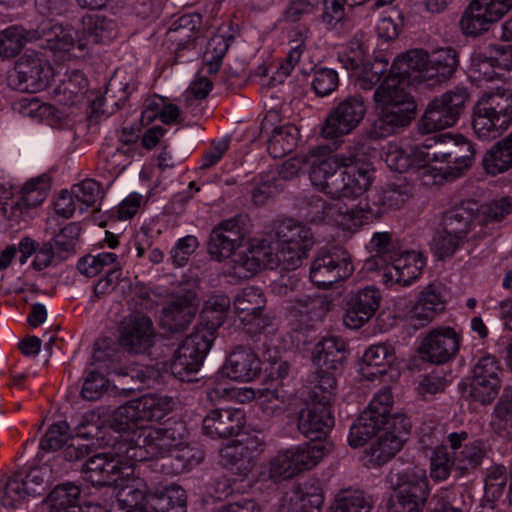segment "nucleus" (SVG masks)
<instances>
[{"instance_id":"1","label":"nucleus","mask_w":512,"mask_h":512,"mask_svg":"<svg viewBox=\"0 0 512 512\" xmlns=\"http://www.w3.org/2000/svg\"><path fill=\"white\" fill-rule=\"evenodd\" d=\"M374 177L372 165L354 156L339 153L315 158L309 170L311 185L330 196L334 202L325 204L317 200L307 212V220L313 223L326 220L343 230H357L372 219L373 210L367 202L349 208L340 200H355L364 195Z\"/></svg>"},{"instance_id":"2","label":"nucleus","mask_w":512,"mask_h":512,"mask_svg":"<svg viewBox=\"0 0 512 512\" xmlns=\"http://www.w3.org/2000/svg\"><path fill=\"white\" fill-rule=\"evenodd\" d=\"M176 401L167 395L146 394L116 408L110 416L109 427L122 432L117 451L135 462L149 461L184 449L182 422L164 428L148 426L171 413Z\"/></svg>"},{"instance_id":"3","label":"nucleus","mask_w":512,"mask_h":512,"mask_svg":"<svg viewBox=\"0 0 512 512\" xmlns=\"http://www.w3.org/2000/svg\"><path fill=\"white\" fill-rule=\"evenodd\" d=\"M428 62V53L422 49L410 50L394 60L374 93L378 113L368 130L369 138H386L410 124L416 105L408 92L409 78L428 80Z\"/></svg>"},{"instance_id":"4","label":"nucleus","mask_w":512,"mask_h":512,"mask_svg":"<svg viewBox=\"0 0 512 512\" xmlns=\"http://www.w3.org/2000/svg\"><path fill=\"white\" fill-rule=\"evenodd\" d=\"M307 252L292 249L268 239H252L233 259L229 274L239 280L249 279L262 268L292 271L302 265Z\"/></svg>"},{"instance_id":"5","label":"nucleus","mask_w":512,"mask_h":512,"mask_svg":"<svg viewBox=\"0 0 512 512\" xmlns=\"http://www.w3.org/2000/svg\"><path fill=\"white\" fill-rule=\"evenodd\" d=\"M512 126V89L496 87L478 97L472 112V130L478 139L498 138Z\"/></svg>"},{"instance_id":"6","label":"nucleus","mask_w":512,"mask_h":512,"mask_svg":"<svg viewBox=\"0 0 512 512\" xmlns=\"http://www.w3.org/2000/svg\"><path fill=\"white\" fill-rule=\"evenodd\" d=\"M416 157L419 163H429L430 169H436V163H452L451 173L458 177L472 166L475 149L461 135L442 134L427 138L416 150Z\"/></svg>"},{"instance_id":"7","label":"nucleus","mask_w":512,"mask_h":512,"mask_svg":"<svg viewBox=\"0 0 512 512\" xmlns=\"http://www.w3.org/2000/svg\"><path fill=\"white\" fill-rule=\"evenodd\" d=\"M323 443H304L281 449L260 467L258 480L280 481L315 467L327 454Z\"/></svg>"},{"instance_id":"8","label":"nucleus","mask_w":512,"mask_h":512,"mask_svg":"<svg viewBox=\"0 0 512 512\" xmlns=\"http://www.w3.org/2000/svg\"><path fill=\"white\" fill-rule=\"evenodd\" d=\"M477 205L464 201L454 207L446 216L445 228L433 239L432 250L439 258L453 255L472 230L476 218Z\"/></svg>"},{"instance_id":"9","label":"nucleus","mask_w":512,"mask_h":512,"mask_svg":"<svg viewBox=\"0 0 512 512\" xmlns=\"http://www.w3.org/2000/svg\"><path fill=\"white\" fill-rule=\"evenodd\" d=\"M394 493L391 495L388 512H423L429 495L426 471L412 468L396 475Z\"/></svg>"},{"instance_id":"10","label":"nucleus","mask_w":512,"mask_h":512,"mask_svg":"<svg viewBox=\"0 0 512 512\" xmlns=\"http://www.w3.org/2000/svg\"><path fill=\"white\" fill-rule=\"evenodd\" d=\"M468 98L466 89L456 88L433 99L418 122L419 132L429 134L453 126Z\"/></svg>"},{"instance_id":"11","label":"nucleus","mask_w":512,"mask_h":512,"mask_svg":"<svg viewBox=\"0 0 512 512\" xmlns=\"http://www.w3.org/2000/svg\"><path fill=\"white\" fill-rule=\"evenodd\" d=\"M214 339L210 331H195L187 336L174 354L172 374L181 381H189L200 370Z\"/></svg>"},{"instance_id":"12","label":"nucleus","mask_w":512,"mask_h":512,"mask_svg":"<svg viewBox=\"0 0 512 512\" xmlns=\"http://www.w3.org/2000/svg\"><path fill=\"white\" fill-rule=\"evenodd\" d=\"M117 435L113 437L112 444L113 455L108 453H99L90 457L84 466V478L95 486L113 485L123 477L122 471L124 466L134 465L128 457L121 455L117 451V445L122 440V432H115Z\"/></svg>"},{"instance_id":"13","label":"nucleus","mask_w":512,"mask_h":512,"mask_svg":"<svg viewBox=\"0 0 512 512\" xmlns=\"http://www.w3.org/2000/svg\"><path fill=\"white\" fill-rule=\"evenodd\" d=\"M512 9V0H473L464 10L459 25L465 36L476 37Z\"/></svg>"},{"instance_id":"14","label":"nucleus","mask_w":512,"mask_h":512,"mask_svg":"<svg viewBox=\"0 0 512 512\" xmlns=\"http://www.w3.org/2000/svg\"><path fill=\"white\" fill-rule=\"evenodd\" d=\"M354 271L349 253L342 249L319 252L313 259L309 278L318 288H329L347 279Z\"/></svg>"},{"instance_id":"15","label":"nucleus","mask_w":512,"mask_h":512,"mask_svg":"<svg viewBox=\"0 0 512 512\" xmlns=\"http://www.w3.org/2000/svg\"><path fill=\"white\" fill-rule=\"evenodd\" d=\"M426 266V257L418 250H397L382 266V281L387 286L407 287L417 281Z\"/></svg>"},{"instance_id":"16","label":"nucleus","mask_w":512,"mask_h":512,"mask_svg":"<svg viewBox=\"0 0 512 512\" xmlns=\"http://www.w3.org/2000/svg\"><path fill=\"white\" fill-rule=\"evenodd\" d=\"M118 343L131 354H144L155 343V328L152 320L141 312L126 316L118 327Z\"/></svg>"},{"instance_id":"17","label":"nucleus","mask_w":512,"mask_h":512,"mask_svg":"<svg viewBox=\"0 0 512 512\" xmlns=\"http://www.w3.org/2000/svg\"><path fill=\"white\" fill-rule=\"evenodd\" d=\"M366 114L364 99L359 95L349 96L339 102L326 118L321 134L326 139H335L352 132Z\"/></svg>"},{"instance_id":"18","label":"nucleus","mask_w":512,"mask_h":512,"mask_svg":"<svg viewBox=\"0 0 512 512\" xmlns=\"http://www.w3.org/2000/svg\"><path fill=\"white\" fill-rule=\"evenodd\" d=\"M462 342L460 331L450 326H439L424 337L419 352L421 358L433 364H445L455 358Z\"/></svg>"},{"instance_id":"19","label":"nucleus","mask_w":512,"mask_h":512,"mask_svg":"<svg viewBox=\"0 0 512 512\" xmlns=\"http://www.w3.org/2000/svg\"><path fill=\"white\" fill-rule=\"evenodd\" d=\"M354 45L356 49L352 47L348 53L341 55L340 61L343 67L350 71L351 77L356 79L362 89L370 90L380 82L387 72L389 63L382 59L368 62L365 48L359 43H352V46Z\"/></svg>"},{"instance_id":"20","label":"nucleus","mask_w":512,"mask_h":512,"mask_svg":"<svg viewBox=\"0 0 512 512\" xmlns=\"http://www.w3.org/2000/svg\"><path fill=\"white\" fill-rule=\"evenodd\" d=\"M383 433L372 443L365 456V464L369 467L387 463L398 453L409 433L406 418H396L393 425L383 427Z\"/></svg>"},{"instance_id":"21","label":"nucleus","mask_w":512,"mask_h":512,"mask_svg":"<svg viewBox=\"0 0 512 512\" xmlns=\"http://www.w3.org/2000/svg\"><path fill=\"white\" fill-rule=\"evenodd\" d=\"M123 477L114 486L119 507L126 512H149L150 496L144 479L135 474L134 465L124 466Z\"/></svg>"},{"instance_id":"22","label":"nucleus","mask_w":512,"mask_h":512,"mask_svg":"<svg viewBox=\"0 0 512 512\" xmlns=\"http://www.w3.org/2000/svg\"><path fill=\"white\" fill-rule=\"evenodd\" d=\"M263 451V442L257 436H244L237 441H231L220 449V457L226 466L240 477L241 481L248 479L253 459Z\"/></svg>"},{"instance_id":"23","label":"nucleus","mask_w":512,"mask_h":512,"mask_svg":"<svg viewBox=\"0 0 512 512\" xmlns=\"http://www.w3.org/2000/svg\"><path fill=\"white\" fill-rule=\"evenodd\" d=\"M263 451V442L257 436H244L237 441H231L220 449V457L226 466L240 477L241 481L248 479L253 459Z\"/></svg>"},{"instance_id":"24","label":"nucleus","mask_w":512,"mask_h":512,"mask_svg":"<svg viewBox=\"0 0 512 512\" xmlns=\"http://www.w3.org/2000/svg\"><path fill=\"white\" fill-rule=\"evenodd\" d=\"M501 367L492 355L481 357L474 366L470 394L478 402L489 404L501 387Z\"/></svg>"},{"instance_id":"25","label":"nucleus","mask_w":512,"mask_h":512,"mask_svg":"<svg viewBox=\"0 0 512 512\" xmlns=\"http://www.w3.org/2000/svg\"><path fill=\"white\" fill-rule=\"evenodd\" d=\"M266 299L260 288L249 286L239 292L233 302L236 317L250 332H263L270 319L263 311Z\"/></svg>"},{"instance_id":"26","label":"nucleus","mask_w":512,"mask_h":512,"mask_svg":"<svg viewBox=\"0 0 512 512\" xmlns=\"http://www.w3.org/2000/svg\"><path fill=\"white\" fill-rule=\"evenodd\" d=\"M446 441L455 459V468L461 475L476 470L486 455L485 443L481 439L469 441L466 431L452 432Z\"/></svg>"},{"instance_id":"27","label":"nucleus","mask_w":512,"mask_h":512,"mask_svg":"<svg viewBox=\"0 0 512 512\" xmlns=\"http://www.w3.org/2000/svg\"><path fill=\"white\" fill-rule=\"evenodd\" d=\"M421 147L417 145L410 148L409 151L404 150L400 145L394 142H388L383 148L381 157L392 171L404 173L410 169L418 170L425 184H429L426 177H431L433 182H437L442 178V174L438 169H430L429 163H419L416 157V150Z\"/></svg>"},{"instance_id":"28","label":"nucleus","mask_w":512,"mask_h":512,"mask_svg":"<svg viewBox=\"0 0 512 512\" xmlns=\"http://www.w3.org/2000/svg\"><path fill=\"white\" fill-rule=\"evenodd\" d=\"M244 233L235 218L222 221L210 235L208 251L217 261L231 257L236 250L243 247Z\"/></svg>"},{"instance_id":"29","label":"nucleus","mask_w":512,"mask_h":512,"mask_svg":"<svg viewBox=\"0 0 512 512\" xmlns=\"http://www.w3.org/2000/svg\"><path fill=\"white\" fill-rule=\"evenodd\" d=\"M381 294L374 287L353 293L347 301L344 323L350 329H359L375 314L380 306Z\"/></svg>"},{"instance_id":"30","label":"nucleus","mask_w":512,"mask_h":512,"mask_svg":"<svg viewBox=\"0 0 512 512\" xmlns=\"http://www.w3.org/2000/svg\"><path fill=\"white\" fill-rule=\"evenodd\" d=\"M245 425V413L239 408L214 409L203 419V433L213 439L238 435Z\"/></svg>"},{"instance_id":"31","label":"nucleus","mask_w":512,"mask_h":512,"mask_svg":"<svg viewBox=\"0 0 512 512\" xmlns=\"http://www.w3.org/2000/svg\"><path fill=\"white\" fill-rule=\"evenodd\" d=\"M20 90L38 91L48 87L52 78L51 67L36 55H24L17 64Z\"/></svg>"},{"instance_id":"32","label":"nucleus","mask_w":512,"mask_h":512,"mask_svg":"<svg viewBox=\"0 0 512 512\" xmlns=\"http://www.w3.org/2000/svg\"><path fill=\"white\" fill-rule=\"evenodd\" d=\"M261 371V362L258 356L243 347L233 350L222 366V374L237 382H249L256 378Z\"/></svg>"},{"instance_id":"33","label":"nucleus","mask_w":512,"mask_h":512,"mask_svg":"<svg viewBox=\"0 0 512 512\" xmlns=\"http://www.w3.org/2000/svg\"><path fill=\"white\" fill-rule=\"evenodd\" d=\"M345 342L336 336H328L317 342L312 351L313 365L322 372H337L346 359Z\"/></svg>"},{"instance_id":"34","label":"nucleus","mask_w":512,"mask_h":512,"mask_svg":"<svg viewBox=\"0 0 512 512\" xmlns=\"http://www.w3.org/2000/svg\"><path fill=\"white\" fill-rule=\"evenodd\" d=\"M201 24L198 14H186L179 17L168 31V41L174 45L176 62H182L185 52L195 54L196 30Z\"/></svg>"},{"instance_id":"35","label":"nucleus","mask_w":512,"mask_h":512,"mask_svg":"<svg viewBox=\"0 0 512 512\" xmlns=\"http://www.w3.org/2000/svg\"><path fill=\"white\" fill-rule=\"evenodd\" d=\"M197 312L195 294L192 292L177 296L162 312L160 323L163 328L176 332L186 328Z\"/></svg>"},{"instance_id":"36","label":"nucleus","mask_w":512,"mask_h":512,"mask_svg":"<svg viewBox=\"0 0 512 512\" xmlns=\"http://www.w3.org/2000/svg\"><path fill=\"white\" fill-rule=\"evenodd\" d=\"M334 424L330 405L315 400L306 404L298 417V429L306 437H316L317 434L328 432Z\"/></svg>"},{"instance_id":"37","label":"nucleus","mask_w":512,"mask_h":512,"mask_svg":"<svg viewBox=\"0 0 512 512\" xmlns=\"http://www.w3.org/2000/svg\"><path fill=\"white\" fill-rule=\"evenodd\" d=\"M116 35V24L112 19L99 14L85 15L82 18L81 37L77 41V47L83 51L90 43H104Z\"/></svg>"},{"instance_id":"38","label":"nucleus","mask_w":512,"mask_h":512,"mask_svg":"<svg viewBox=\"0 0 512 512\" xmlns=\"http://www.w3.org/2000/svg\"><path fill=\"white\" fill-rule=\"evenodd\" d=\"M444 310V303L439 294L430 286L423 290L408 314L410 323L421 328L430 323Z\"/></svg>"},{"instance_id":"39","label":"nucleus","mask_w":512,"mask_h":512,"mask_svg":"<svg viewBox=\"0 0 512 512\" xmlns=\"http://www.w3.org/2000/svg\"><path fill=\"white\" fill-rule=\"evenodd\" d=\"M395 360L394 347L387 343L370 345L362 357V374L373 378L384 374Z\"/></svg>"},{"instance_id":"40","label":"nucleus","mask_w":512,"mask_h":512,"mask_svg":"<svg viewBox=\"0 0 512 512\" xmlns=\"http://www.w3.org/2000/svg\"><path fill=\"white\" fill-rule=\"evenodd\" d=\"M149 512H186L185 490L176 484L158 488L150 496Z\"/></svg>"},{"instance_id":"41","label":"nucleus","mask_w":512,"mask_h":512,"mask_svg":"<svg viewBox=\"0 0 512 512\" xmlns=\"http://www.w3.org/2000/svg\"><path fill=\"white\" fill-rule=\"evenodd\" d=\"M486 173L495 176L512 168V132L495 143L483 157Z\"/></svg>"},{"instance_id":"42","label":"nucleus","mask_w":512,"mask_h":512,"mask_svg":"<svg viewBox=\"0 0 512 512\" xmlns=\"http://www.w3.org/2000/svg\"><path fill=\"white\" fill-rule=\"evenodd\" d=\"M286 247L308 252L313 246V233L310 228L292 220L283 222L277 231V240Z\"/></svg>"},{"instance_id":"43","label":"nucleus","mask_w":512,"mask_h":512,"mask_svg":"<svg viewBox=\"0 0 512 512\" xmlns=\"http://www.w3.org/2000/svg\"><path fill=\"white\" fill-rule=\"evenodd\" d=\"M87 86L88 81L84 73L77 69L71 70L55 88L57 101L63 105L78 103L85 94Z\"/></svg>"},{"instance_id":"44","label":"nucleus","mask_w":512,"mask_h":512,"mask_svg":"<svg viewBox=\"0 0 512 512\" xmlns=\"http://www.w3.org/2000/svg\"><path fill=\"white\" fill-rule=\"evenodd\" d=\"M429 62L426 77L446 79L451 77L458 66V54L451 47L440 48L428 54Z\"/></svg>"},{"instance_id":"45","label":"nucleus","mask_w":512,"mask_h":512,"mask_svg":"<svg viewBox=\"0 0 512 512\" xmlns=\"http://www.w3.org/2000/svg\"><path fill=\"white\" fill-rule=\"evenodd\" d=\"M230 306V299L224 294L209 297L201 311V319L206 327L196 331H210L214 336V331L225 322Z\"/></svg>"},{"instance_id":"46","label":"nucleus","mask_w":512,"mask_h":512,"mask_svg":"<svg viewBox=\"0 0 512 512\" xmlns=\"http://www.w3.org/2000/svg\"><path fill=\"white\" fill-rule=\"evenodd\" d=\"M81 490L73 483L56 486L47 497L49 512L81 511L79 507Z\"/></svg>"},{"instance_id":"47","label":"nucleus","mask_w":512,"mask_h":512,"mask_svg":"<svg viewBox=\"0 0 512 512\" xmlns=\"http://www.w3.org/2000/svg\"><path fill=\"white\" fill-rule=\"evenodd\" d=\"M299 130L292 124L275 127L268 140V152L273 158H282L297 146Z\"/></svg>"},{"instance_id":"48","label":"nucleus","mask_w":512,"mask_h":512,"mask_svg":"<svg viewBox=\"0 0 512 512\" xmlns=\"http://www.w3.org/2000/svg\"><path fill=\"white\" fill-rule=\"evenodd\" d=\"M74 35L75 32L72 28L44 22L41 25V34L36 37L43 38L51 51L68 52L75 45Z\"/></svg>"},{"instance_id":"49","label":"nucleus","mask_w":512,"mask_h":512,"mask_svg":"<svg viewBox=\"0 0 512 512\" xmlns=\"http://www.w3.org/2000/svg\"><path fill=\"white\" fill-rule=\"evenodd\" d=\"M393 405V396L388 388L379 390L369 403V406L361 413L368 414L371 421L382 427L393 425L396 418H404L403 416H391Z\"/></svg>"},{"instance_id":"50","label":"nucleus","mask_w":512,"mask_h":512,"mask_svg":"<svg viewBox=\"0 0 512 512\" xmlns=\"http://www.w3.org/2000/svg\"><path fill=\"white\" fill-rule=\"evenodd\" d=\"M368 247L374 253L365 261V268L369 271H380L382 266L390 259L391 254L397 251L388 232L374 233Z\"/></svg>"},{"instance_id":"51","label":"nucleus","mask_w":512,"mask_h":512,"mask_svg":"<svg viewBox=\"0 0 512 512\" xmlns=\"http://www.w3.org/2000/svg\"><path fill=\"white\" fill-rule=\"evenodd\" d=\"M34 39L36 34L19 26H11L0 32V56L10 58L16 56L23 46Z\"/></svg>"},{"instance_id":"52","label":"nucleus","mask_w":512,"mask_h":512,"mask_svg":"<svg viewBox=\"0 0 512 512\" xmlns=\"http://www.w3.org/2000/svg\"><path fill=\"white\" fill-rule=\"evenodd\" d=\"M71 190L78 204L79 213L82 214L88 210H99L103 193L98 182L92 179H86L74 185Z\"/></svg>"},{"instance_id":"53","label":"nucleus","mask_w":512,"mask_h":512,"mask_svg":"<svg viewBox=\"0 0 512 512\" xmlns=\"http://www.w3.org/2000/svg\"><path fill=\"white\" fill-rule=\"evenodd\" d=\"M15 474H21L22 483L29 496L41 495L54 480V471L47 463L33 467L28 472L17 471Z\"/></svg>"},{"instance_id":"54","label":"nucleus","mask_w":512,"mask_h":512,"mask_svg":"<svg viewBox=\"0 0 512 512\" xmlns=\"http://www.w3.org/2000/svg\"><path fill=\"white\" fill-rule=\"evenodd\" d=\"M330 302L324 295L296 296L290 305L291 311L306 315L310 320L321 319L329 310Z\"/></svg>"},{"instance_id":"55","label":"nucleus","mask_w":512,"mask_h":512,"mask_svg":"<svg viewBox=\"0 0 512 512\" xmlns=\"http://www.w3.org/2000/svg\"><path fill=\"white\" fill-rule=\"evenodd\" d=\"M232 41L233 37L231 35L220 32L209 39L203 55L204 67L208 73L218 71Z\"/></svg>"},{"instance_id":"56","label":"nucleus","mask_w":512,"mask_h":512,"mask_svg":"<svg viewBox=\"0 0 512 512\" xmlns=\"http://www.w3.org/2000/svg\"><path fill=\"white\" fill-rule=\"evenodd\" d=\"M118 264H120V261L117 254L101 252L96 255L88 254L81 257L77 262V269L80 274L86 277H94Z\"/></svg>"},{"instance_id":"57","label":"nucleus","mask_w":512,"mask_h":512,"mask_svg":"<svg viewBox=\"0 0 512 512\" xmlns=\"http://www.w3.org/2000/svg\"><path fill=\"white\" fill-rule=\"evenodd\" d=\"M371 508L372 501L370 497L362 491L347 490L337 496L330 512H370Z\"/></svg>"},{"instance_id":"58","label":"nucleus","mask_w":512,"mask_h":512,"mask_svg":"<svg viewBox=\"0 0 512 512\" xmlns=\"http://www.w3.org/2000/svg\"><path fill=\"white\" fill-rule=\"evenodd\" d=\"M49 189V178L46 175L31 178L21 189V200L27 207H36L46 199Z\"/></svg>"},{"instance_id":"59","label":"nucleus","mask_w":512,"mask_h":512,"mask_svg":"<svg viewBox=\"0 0 512 512\" xmlns=\"http://www.w3.org/2000/svg\"><path fill=\"white\" fill-rule=\"evenodd\" d=\"M368 414H360L351 426L348 434V443L351 447L364 445L372 436L382 429V426L371 421Z\"/></svg>"},{"instance_id":"60","label":"nucleus","mask_w":512,"mask_h":512,"mask_svg":"<svg viewBox=\"0 0 512 512\" xmlns=\"http://www.w3.org/2000/svg\"><path fill=\"white\" fill-rule=\"evenodd\" d=\"M70 426L66 421H58L50 425L40 441L39 448L42 451L58 450L62 448L72 437Z\"/></svg>"},{"instance_id":"61","label":"nucleus","mask_w":512,"mask_h":512,"mask_svg":"<svg viewBox=\"0 0 512 512\" xmlns=\"http://www.w3.org/2000/svg\"><path fill=\"white\" fill-rule=\"evenodd\" d=\"M455 467L454 456L450 455L447 446L436 447L430 459V476L436 481L446 480Z\"/></svg>"},{"instance_id":"62","label":"nucleus","mask_w":512,"mask_h":512,"mask_svg":"<svg viewBox=\"0 0 512 512\" xmlns=\"http://www.w3.org/2000/svg\"><path fill=\"white\" fill-rule=\"evenodd\" d=\"M323 496L320 493H295L279 512H321Z\"/></svg>"},{"instance_id":"63","label":"nucleus","mask_w":512,"mask_h":512,"mask_svg":"<svg viewBox=\"0 0 512 512\" xmlns=\"http://www.w3.org/2000/svg\"><path fill=\"white\" fill-rule=\"evenodd\" d=\"M29 497L27 490L22 483L21 474H15L5 483L1 503L4 507L13 508Z\"/></svg>"},{"instance_id":"64","label":"nucleus","mask_w":512,"mask_h":512,"mask_svg":"<svg viewBox=\"0 0 512 512\" xmlns=\"http://www.w3.org/2000/svg\"><path fill=\"white\" fill-rule=\"evenodd\" d=\"M490 426L500 437H512V410L498 401L491 415Z\"/></svg>"}]
</instances>
